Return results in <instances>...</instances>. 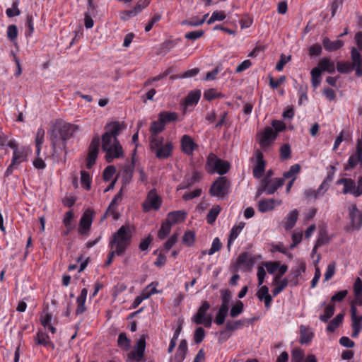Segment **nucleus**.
Returning a JSON list of instances; mask_svg holds the SVG:
<instances>
[{
    "label": "nucleus",
    "mask_w": 362,
    "mask_h": 362,
    "mask_svg": "<svg viewBox=\"0 0 362 362\" xmlns=\"http://www.w3.org/2000/svg\"><path fill=\"white\" fill-rule=\"evenodd\" d=\"M226 16L223 11H216L213 12L211 16L207 21V23L209 25H211L216 21H223L226 18Z\"/></svg>",
    "instance_id": "bf43d9fd"
},
{
    "label": "nucleus",
    "mask_w": 362,
    "mask_h": 362,
    "mask_svg": "<svg viewBox=\"0 0 362 362\" xmlns=\"http://www.w3.org/2000/svg\"><path fill=\"white\" fill-rule=\"evenodd\" d=\"M288 285V279H283L280 281V282L275 286V288L272 291L274 296H276L279 294Z\"/></svg>",
    "instance_id": "e2e57ef3"
},
{
    "label": "nucleus",
    "mask_w": 362,
    "mask_h": 362,
    "mask_svg": "<svg viewBox=\"0 0 362 362\" xmlns=\"http://www.w3.org/2000/svg\"><path fill=\"white\" fill-rule=\"evenodd\" d=\"M344 194H351L356 197H358L362 194V189L360 187H356L355 181L352 179H349V182L344 186Z\"/></svg>",
    "instance_id": "4be33fe9"
},
{
    "label": "nucleus",
    "mask_w": 362,
    "mask_h": 362,
    "mask_svg": "<svg viewBox=\"0 0 362 362\" xmlns=\"http://www.w3.org/2000/svg\"><path fill=\"white\" fill-rule=\"evenodd\" d=\"M351 58L352 64L356 66V76L357 77H362V57L356 48L353 47L351 50Z\"/></svg>",
    "instance_id": "2eb2a0df"
},
{
    "label": "nucleus",
    "mask_w": 362,
    "mask_h": 362,
    "mask_svg": "<svg viewBox=\"0 0 362 362\" xmlns=\"http://www.w3.org/2000/svg\"><path fill=\"white\" fill-rule=\"evenodd\" d=\"M78 129V126L69 123L57 122L53 125L49 136L56 135L58 139L66 143Z\"/></svg>",
    "instance_id": "f03ea898"
},
{
    "label": "nucleus",
    "mask_w": 362,
    "mask_h": 362,
    "mask_svg": "<svg viewBox=\"0 0 362 362\" xmlns=\"http://www.w3.org/2000/svg\"><path fill=\"white\" fill-rule=\"evenodd\" d=\"M27 153L24 149H15L13 153V158L11 161L19 165L21 163L26 160Z\"/></svg>",
    "instance_id": "37998d69"
},
{
    "label": "nucleus",
    "mask_w": 362,
    "mask_h": 362,
    "mask_svg": "<svg viewBox=\"0 0 362 362\" xmlns=\"http://www.w3.org/2000/svg\"><path fill=\"white\" fill-rule=\"evenodd\" d=\"M291 146L288 144H283L280 148V158L281 160H287L291 157Z\"/></svg>",
    "instance_id": "052dcab7"
},
{
    "label": "nucleus",
    "mask_w": 362,
    "mask_h": 362,
    "mask_svg": "<svg viewBox=\"0 0 362 362\" xmlns=\"http://www.w3.org/2000/svg\"><path fill=\"white\" fill-rule=\"evenodd\" d=\"M221 295V301L223 304L228 305L232 297L230 291L228 288H223L220 291Z\"/></svg>",
    "instance_id": "774afa93"
},
{
    "label": "nucleus",
    "mask_w": 362,
    "mask_h": 362,
    "mask_svg": "<svg viewBox=\"0 0 362 362\" xmlns=\"http://www.w3.org/2000/svg\"><path fill=\"white\" fill-rule=\"evenodd\" d=\"M321 308L325 307L324 313L320 315L319 319L323 322H327L333 316L335 312V305L334 303L326 304L323 302L320 305Z\"/></svg>",
    "instance_id": "412c9836"
},
{
    "label": "nucleus",
    "mask_w": 362,
    "mask_h": 362,
    "mask_svg": "<svg viewBox=\"0 0 362 362\" xmlns=\"http://www.w3.org/2000/svg\"><path fill=\"white\" fill-rule=\"evenodd\" d=\"M91 180V177L88 172L86 170L81 171V184L86 190H90Z\"/></svg>",
    "instance_id": "09e8293b"
},
{
    "label": "nucleus",
    "mask_w": 362,
    "mask_h": 362,
    "mask_svg": "<svg viewBox=\"0 0 362 362\" xmlns=\"http://www.w3.org/2000/svg\"><path fill=\"white\" fill-rule=\"evenodd\" d=\"M276 137L277 133L274 132L273 128L266 127L259 134V144L264 151H267Z\"/></svg>",
    "instance_id": "0eeeda50"
},
{
    "label": "nucleus",
    "mask_w": 362,
    "mask_h": 362,
    "mask_svg": "<svg viewBox=\"0 0 362 362\" xmlns=\"http://www.w3.org/2000/svg\"><path fill=\"white\" fill-rule=\"evenodd\" d=\"M187 213L185 210H177L169 212L166 219L173 224H177L185 221Z\"/></svg>",
    "instance_id": "a211bd4d"
},
{
    "label": "nucleus",
    "mask_w": 362,
    "mask_h": 362,
    "mask_svg": "<svg viewBox=\"0 0 362 362\" xmlns=\"http://www.w3.org/2000/svg\"><path fill=\"white\" fill-rule=\"evenodd\" d=\"M300 170V165L299 164H295L290 167L288 171L283 173V177L285 179H292L296 177V175L298 174Z\"/></svg>",
    "instance_id": "603ef678"
},
{
    "label": "nucleus",
    "mask_w": 362,
    "mask_h": 362,
    "mask_svg": "<svg viewBox=\"0 0 362 362\" xmlns=\"http://www.w3.org/2000/svg\"><path fill=\"white\" fill-rule=\"evenodd\" d=\"M116 173V168L114 165L107 166L103 173V180L105 182L110 180L114 174Z\"/></svg>",
    "instance_id": "680f3d73"
},
{
    "label": "nucleus",
    "mask_w": 362,
    "mask_h": 362,
    "mask_svg": "<svg viewBox=\"0 0 362 362\" xmlns=\"http://www.w3.org/2000/svg\"><path fill=\"white\" fill-rule=\"evenodd\" d=\"M93 214L94 211L92 209H88L82 215L80 219L78 229V232L81 234H86L90 229Z\"/></svg>",
    "instance_id": "9d476101"
},
{
    "label": "nucleus",
    "mask_w": 362,
    "mask_h": 362,
    "mask_svg": "<svg viewBox=\"0 0 362 362\" xmlns=\"http://www.w3.org/2000/svg\"><path fill=\"white\" fill-rule=\"evenodd\" d=\"M306 269L305 262L303 261H300L299 262L298 266L292 269L288 276L286 278L288 279V284H290V286L294 287L298 284V276L300 275L302 272H305Z\"/></svg>",
    "instance_id": "ddd939ff"
},
{
    "label": "nucleus",
    "mask_w": 362,
    "mask_h": 362,
    "mask_svg": "<svg viewBox=\"0 0 362 362\" xmlns=\"http://www.w3.org/2000/svg\"><path fill=\"white\" fill-rule=\"evenodd\" d=\"M337 69L341 74H349L352 71H356L355 64L349 62H338L337 63Z\"/></svg>",
    "instance_id": "f704fd0d"
},
{
    "label": "nucleus",
    "mask_w": 362,
    "mask_h": 362,
    "mask_svg": "<svg viewBox=\"0 0 362 362\" xmlns=\"http://www.w3.org/2000/svg\"><path fill=\"white\" fill-rule=\"evenodd\" d=\"M177 118V113L174 112L163 111L158 114V119L165 127L166 124L176 121Z\"/></svg>",
    "instance_id": "cd10ccee"
},
{
    "label": "nucleus",
    "mask_w": 362,
    "mask_h": 362,
    "mask_svg": "<svg viewBox=\"0 0 362 362\" xmlns=\"http://www.w3.org/2000/svg\"><path fill=\"white\" fill-rule=\"evenodd\" d=\"M134 167L135 161L133 160L130 164L125 165L123 168L122 182L124 185L129 184L131 182Z\"/></svg>",
    "instance_id": "c85d7f7f"
},
{
    "label": "nucleus",
    "mask_w": 362,
    "mask_h": 362,
    "mask_svg": "<svg viewBox=\"0 0 362 362\" xmlns=\"http://www.w3.org/2000/svg\"><path fill=\"white\" fill-rule=\"evenodd\" d=\"M173 144L171 142H167L165 145H162L156 151V156L159 159H165L170 157L173 151Z\"/></svg>",
    "instance_id": "5701e85b"
},
{
    "label": "nucleus",
    "mask_w": 362,
    "mask_h": 362,
    "mask_svg": "<svg viewBox=\"0 0 362 362\" xmlns=\"http://www.w3.org/2000/svg\"><path fill=\"white\" fill-rule=\"evenodd\" d=\"M125 128L123 124H120L118 121L110 122L106 124V132L113 138L117 137L121 131Z\"/></svg>",
    "instance_id": "aec40b11"
},
{
    "label": "nucleus",
    "mask_w": 362,
    "mask_h": 362,
    "mask_svg": "<svg viewBox=\"0 0 362 362\" xmlns=\"http://www.w3.org/2000/svg\"><path fill=\"white\" fill-rule=\"evenodd\" d=\"M244 226H245V223L240 222L238 224L235 225L231 228L228 238V243H227V247H228V250H230V246H231L233 242L238 238L240 233L243 229Z\"/></svg>",
    "instance_id": "393cba45"
},
{
    "label": "nucleus",
    "mask_w": 362,
    "mask_h": 362,
    "mask_svg": "<svg viewBox=\"0 0 362 362\" xmlns=\"http://www.w3.org/2000/svg\"><path fill=\"white\" fill-rule=\"evenodd\" d=\"M221 97H223V95L221 93H218L214 88L206 90L204 93V98L208 101H211L215 98Z\"/></svg>",
    "instance_id": "13d9d810"
},
{
    "label": "nucleus",
    "mask_w": 362,
    "mask_h": 362,
    "mask_svg": "<svg viewBox=\"0 0 362 362\" xmlns=\"http://www.w3.org/2000/svg\"><path fill=\"white\" fill-rule=\"evenodd\" d=\"M18 0L13 1L12 7L7 8L6 11V14L8 18H13L21 14V11L18 8Z\"/></svg>",
    "instance_id": "3c124183"
},
{
    "label": "nucleus",
    "mask_w": 362,
    "mask_h": 362,
    "mask_svg": "<svg viewBox=\"0 0 362 362\" xmlns=\"http://www.w3.org/2000/svg\"><path fill=\"white\" fill-rule=\"evenodd\" d=\"M124 157V151L123 148L120 150L111 147V150L107 151L105 155V160L107 163H110L112 162L114 158H119Z\"/></svg>",
    "instance_id": "e433bc0d"
},
{
    "label": "nucleus",
    "mask_w": 362,
    "mask_h": 362,
    "mask_svg": "<svg viewBox=\"0 0 362 362\" xmlns=\"http://www.w3.org/2000/svg\"><path fill=\"white\" fill-rule=\"evenodd\" d=\"M310 75L313 86L314 88L317 87L321 83L322 72L318 69V68L314 67L310 71Z\"/></svg>",
    "instance_id": "a18cd8bd"
},
{
    "label": "nucleus",
    "mask_w": 362,
    "mask_h": 362,
    "mask_svg": "<svg viewBox=\"0 0 362 362\" xmlns=\"http://www.w3.org/2000/svg\"><path fill=\"white\" fill-rule=\"evenodd\" d=\"M195 241V233L193 231L188 230L182 236V243L187 246H192Z\"/></svg>",
    "instance_id": "4d7b16f0"
},
{
    "label": "nucleus",
    "mask_w": 362,
    "mask_h": 362,
    "mask_svg": "<svg viewBox=\"0 0 362 362\" xmlns=\"http://www.w3.org/2000/svg\"><path fill=\"white\" fill-rule=\"evenodd\" d=\"M222 247V244L218 238H215L213 240L211 248L207 251V255H212L215 252L219 251Z\"/></svg>",
    "instance_id": "0e129e2a"
},
{
    "label": "nucleus",
    "mask_w": 362,
    "mask_h": 362,
    "mask_svg": "<svg viewBox=\"0 0 362 362\" xmlns=\"http://www.w3.org/2000/svg\"><path fill=\"white\" fill-rule=\"evenodd\" d=\"M244 310L243 303L240 300L236 302V303L233 305L230 310V315L232 317H235L238 316L240 314L243 313Z\"/></svg>",
    "instance_id": "5fc2aeb1"
},
{
    "label": "nucleus",
    "mask_w": 362,
    "mask_h": 362,
    "mask_svg": "<svg viewBox=\"0 0 362 362\" xmlns=\"http://www.w3.org/2000/svg\"><path fill=\"white\" fill-rule=\"evenodd\" d=\"M353 332L351 337L356 338L362 329V316L351 317Z\"/></svg>",
    "instance_id": "4c0bfd02"
},
{
    "label": "nucleus",
    "mask_w": 362,
    "mask_h": 362,
    "mask_svg": "<svg viewBox=\"0 0 362 362\" xmlns=\"http://www.w3.org/2000/svg\"><path fill=\"white\" fill-rule=\"evenodd\" d=\"M122 199V188L115 194L107 207V211H111L115 219L117 218V214L115 213L117 205L119 201Z\"/></svg>",
    "instance_id": "ea45409f"
},
{
    "label": "nucleus",
    "mask_w": 362,
    "mask_h": 362,
    "mask_svg": "<svg viewBox=\"0 0 362 362\" xmlns=\"http://www.w3.org/2000/svg\"><path fill=\"white\" fill-rule=\"evenodd\" d=\"M316 68H318L320 71L327 72L329 74H334L335 72V65L333 61L328 57L322 58L317 63Z\"/></svg>",
    "instance_id": "6ab92c4d"
},
{
    "label": "nucleus",
    "mask_w": 362,
    "mask_h": 362,
    "mask_svg": "<svg viewBox=\"0 0 362 362\" xmlns=\"http://www.w3.org/2000/svg\"><path fill=\"white\" fill-rule=\"evenodd\" d=\"M359 163L362 167V151L361 148H356V151L350 156L348 163L344 166V170H350L356 168Z\"/></svg>",
    "instance_id": "4468645a"
},
{
    "label": "nucleus",
    "mask_w": 362,
    "mask_h": 362,
    "mask_svg": "<svg viewBox=\"0 0 362 362\" xmlns=\"http://www.w3.org/2000/svg\"><path fill=\"white\" fill-rule=\"evenodd\" d=\"M205 337V331L203 327H199L196 329L194 334V341L196 344H200Z\"/></svg>",
    "instance_id": "338daca9"
},
{
    "label": "nucleus",
    "mask_w": 362,
    "mask_h": 362,
    "mask_svg": "<svg viewBox=\"0 0 362 362\" xmlns=\"http://www.w3.org/2000/svg\"><path fill=\"white\" fill-rule=\"evenodd\" d=\"M230 167L228 161L218 158L213 153L209 154L207 158L206 168L208 172L216 171L218 174L223 175L228 172Z\"/></svg>",
    "instance_id": "7ed1b4c3"
},
{
    "label": "nucleus",
    "mask_w": 362,
    "mask_h": 362,
    "mask_svg": "<svg viewBox=\"0 0 362 362\" xmlns=\"http://www.w3.org/2000/svg\"><path fill=\"white\" fill-rule=\"evenodd\" d=\"M165 129V126L158 119L156 121H153L151 123L149 131L152 136H157Z\"/></svg>",
    "instance_id": "c03bdc74"
},
{
    "label": "nucleus",
    "mask_w": 362,
    "mask_h": 362,
    "mask_svg": "<svg viewBox=\"0 0 362 362\" xmlns=\"http://www.w3.org/2000/svg\"><path fill=\"white\" fill-rule=\"evenodd\" d=\"M45 130L42 128L37 129L35 136L36 153L37 156L40 154L41 146L44 141Z\"/></svg>",
    "instance_id": "de8ad7c7"
},
{
    "label": "nucleus",
    "mask_w": 362,
    "mask_h": 362,
    "mask_svg": "<svg viewBox=\"0 0 362 362\" xmlns=\"http://www.w3.org/2000/svg\"><path fill=\"white\" fill-rule=\"evenodd\" d=\"M221 210V208L219 205L213 206L206 215V221L209 224L212 225L216 221Z\"/></svg>",
    "instance_id": "a19ab883"
},
{
    "label": "nucleus",
    "mask_w": 362,
    "mask_h": 362,
    "mask_svg": "<svg viewBox=\"0 0 362 362\" xmlns=\"http://www.w3.org/2000/svg\"><path fill=\"white\" fill-rule=\"evenodd\" d=\"M284 184V178H274L267 182H260V186L257 191L256 197L260 196L263 192L266 194H273L280 187Z\"/></svg>",
    "instance_id": "423d86ee"
},
{
    "label": "nucleus",
    "mask_w": 362,
    "mask_h": 362,
    "mask_svg": "<svg viewBox=\"0 0 362 362\" xmlns=\"http://www.w3.org/2000/svg\"><path fill=\"white\" fill-rule=\"evenodd\" d=\"M230 187V182L226 177H218L212 183L209 189V194L214 197L223 198L228 194Z\"/></svg>",
    "instance_id": "20e7f679"
},
{
    "label": "nucleus",
    "mask_w": 362,
    "mask_h": 362,
    "mask_svg": "<svg viewBox=\"0 0 362 362\" xmlns=\"http://www.w3.org/2000/svg\"><path fill=\"white\" fill-rule=\"evenodd\" d=\"M322 45L327 51L334 52L343 47L344 42L341 40L331 41L329 38L325 37L322 40Z\"/></svg>",
    "instance_id": "b1692460"
},
{
    "label": "nucleus",
    "mask_w": 362,
    "mask_h": 362,
    "mask_svg": "<svg viewBox=\"0 0 362 362\" xmlns=\"http://www.w3.org/2000/svg\"><path fill=\"white\" fill-rule=\"evenodd\" d=\"M162 204L161 197L156 193L155 189L150 190L145 201L142 204V209L144 212H148L151 209L158 210Z\"/></svg>",
    "instance_id": "39448f33"
},
{
    "label": "nucleus",
    "mask_w": 362,
    "mask_h": 362,
    "mask_svg": "<svg viewBox=\"0 0 362 362\" xmlns=\"http://www.w3.org/2000/svg\"><path fill=\"white\" fill-rule=\"evenodd\" d=\"M113 137L109 135V133L106 132L102 135V150L107 153L111 150L112 147V139Z\"/></svg>",
    "instance_id": "49530a36"
},
{
    "label": "nucleus",
    "mask_w": 362,
    "mask_h": 362,
    "mask_svg": "<svg viewBox=\"0 0 362 362\" xmlns=\"http://www.w3.org/2000/svg\"><path fill=\"white\" fill-rule=\"evenodd\" d=\"M18 35V28L16 25H10L7 28V37L11 40H15Z\"/></svg>",
    "instance_id": "69168bd1"
},
{
    "label": "nucleus",
    "mask_w": 362,
    "mask_h": 362,
    "mask_svg": "<svg viewBox=\"0 0 362 362\" xmlns=\"http://www.w3.org/2000/svg\"><path fill=\"white\" fill-rule=\"evenodd\" d=\"M313 338V333L309 332L308 327L300 325V343L302 344H309Z\"/></svg>",
    "instance_id": "7c9ffc66"
},
{
    "label": "nucleus",
    "mask_w": 362,
    "mask_h": 362,
    "mask_svg": "<svg viewBox=\"0 0 362 362\" xmlns=\"http://www.w3.org/2000/svg\"><path fill=\"white\" fill-rule=\"evenodd\" d=\"M256 165H254L252 169L253 176L257 178H261L265 171L266 162L264 160L262 152L259 149L255 151Z\"/></svg>",
    "instance_id": "1a4fd4ad"
},
{
    "label": "nucleus",
    "mask_w": 362,
    "mask_h": 362,
    "mask_svg": "<svg viewBox=\"0 0 362 362\" xmlns=\"http://www.w3.org/2000/svg\"><path fill=\"white\" fill-rule=\"evenodd\" d=\"M132 233L129 226H122L112 235L110 246L115 247L116 255H122L132 243Z\"/></svg>",
    "instance_id": "f257e3e1"
},
{
    "label": "nucleus",
    "mask_w": 362,
    "mask_h": 362,
    "mask_svg": "<svg viewBox=\"0 0 362 362\" xmlns=\"http://www.w3.org/2000/svg\"><path fill=\"white\" fill-rule=\"evenodd\" d=\"M25 36H31V35L34 32V22H33V16L32 14H28L26 16V23H25Z\"/></svg>",
    "instance_id": "6e6d98bb"
},
{
    "label": "nucleus",
    "mask_w": 362,
    "mask_h": 362,
    "mask_svg": "<svg viewBox=\"0 0 362 362\" xmlns=\"http://www.w3.org/2000/svg\"><path fill=\"white\" fill-rule=\"evenodd\" d=\"M298 211L297 209H293L287 216L284 218V228L286 230L292 229L298 220Z\"/></svg>",
    "instance_id": "a878e982"
},
{
    "label": "nucleus",
    "mask_w": 362,
    "mask_h": 362,
    "mask_svg": "<svg viewBox=\"0 0 362 362\" xmlns=\"http://www.w3.org/2000/svg\"><path fill=\"white\" fill-rule=\"evenodd\" d=\"M163 143V137H157V136H151L150 137V148L152 152L156 153V151L159 148Z\"/></svg>",
    "instance_id": "864d4df0"
},
{
    "label": "nucleus",
    "mask_w": 362,
    "mask_h": 362,
    "mask_svg": "<svg viewBox=\"0 0 362 362\" xmlns=\"http://www.w3.org/2000/svg\"><path fill=\"white\" fill-rule=\"evenodd\" d=\"M50 144L52 148V156L57 160H61V156L64 151L66 148V143L60 141L57 138L56 135L50 136Z\"/></svg>",
    "instance_id": "f8f14e48"
},
{
    "label": "nucleus",
    "mask_w": 362,
    "mask_h": 362,
    "mask_svg": "<svg viewBox=\"0 0 362 362\" xmlns=\"http://www.w3.org/2000/svg\"><path fill=\"white\" fill-rule=\"evenodd\" d=\"M34 340L37 345L52 346V348L54 346V344L49 340L48 334L40 330L36 334Z\"/></svg>",
    "instance_id": "bb28decb"
},
{
    "label": "nucleus",
    "mask_w": 362,
    "mask_h": 362,
    "mask_svg": "<svg viewBox=\"0 0 362 362\" xmlns=\"http://www.w3.org/2000/svg\"><path fill=\"white\" fill-rule=\"evenodd\" d=\"M305 354L303 349L296 347L291 351V362H303Z\"/></svg>",
    "instance_id": "8fccbe9b"
},
{
    "label": "nucleus",
    "mask_w": 362,
    "mask_h": 362,
    "mask_svg": "<svg viewBox=\"0 0 362 362\" xmlns=\"http://www.w3.org/2000/svg\"><path fill=\"white\" fill-rule=\"evenodd\" d=\"M179 40V39L165 40L160 45L157 54L162 55L166 54L172 48H173L178 43Z\"/></svg>",
    "instance_id": "2f4dec72"
},
{
    "label": "nucleus",
    "mask_w": 362,
    "mask_h": 362,
    "mask_svg": "<svg viewBox=\"0 0 362 362\" xmlns=\"http://www.w3.org/2000/svg\"><path fill=\"white\" fill-rule=\"evenodd\" d=\"M254 264V258L249 257V254L247 252L241 253L236 259V265L238 267L244 265L246 267H251Z\"/></svg>",
    "instance_id": "473e14b6"
},
{
    "label": "nucleus",
    "mask_w": 362,
    "mask_h": 362,
    "mask_svg": "<svg viewBox=\"0 0 362 362\" xmlns=\"http://www.w3.org/2000/svg\"><path fill=\"white\" fill-rule=\"evenodd\" d=\"M172 223H170L166 218L162 222L160 228L158 233V237L160 240L165 239L170 233Z\"/></svg>",
    "instance_id": "58836bf2"
},
{
    "label": "nucleus",
    "mask_w": 362,
    "mask_h": 362,
    "mask_svg": "<svg viewBox=\"0 0 362 362\" xmlns=\"http://www.w3.org/2000/svg\"><path fill=\"white\" fill-rule=\"evenodd\" d=\"M344 315L339 313L336 317L332 319L327 326V331L328 332H334L335 329L342 323Z\"/></svg>",
    "instance_id": "c9c22d12"
},
{
    "label": "nucleus",
    "mask_w": 362,
    "mask_h": 362,
    "mask_svg": "<svg viewBox=\"0 0 362 362\" xmlns=\"http://www.w3.org/2000/svg\"><path fill=\"white\" fill-rule=\"evenodd\" d=\"M117 345L124 351H128L131 346V341L127 337L126 333L121 332L117 339Z\"/></svg>",
    "instance_id": "79ce46f5"
},
{
    "label": "nucleus",
    "mask_w": 362,
    "mask_h": 362,
    "mask_svg": "<svg viewBox=\"0 0 362 362\" xmlns=\"http://www.w3.org/2000/svg\"><path fill=\"white\" fill-rule=\"evenodd\" d=\"M349 211L352 228L359 230L362 226V212L357 208L356 204L351 206L349 208Z\"/></svg>",
    "instance_id": "9b49d317"
},
{
    "label": "nucleus",
    "mask_w": 362,
    "mask_h": 362,
    "mask_svg": "<svg viewBox=\"0 0 362 362\" xmlns=\"http://www.w3.org/2000/svg\"><path fill=\"white\" fill-rule=\"evenodd\" d=\"M201 97V90L195 89L191 90L185 98V106H193L198 103Z\"/></svg>",
    "instance_id": "c756f323"
},
{
    "label": "nucleus",
    "mask_w": 362,
    "mask_h": 362,
    "mask_svg": "<svg viewBox=\"0 0 362 362\" xmlns=\"http://www.w3.org/2000/svg\"><path fill=\"white\" fill-rule=\"evenodd\" d=\"M145 348L146 339L144 337H141L135 344V350L128 354V359H132L136 361H142L144 356Z\"/></svg>",
    "instance_id": "6e6552de"
},
{
    "label": "nucleus",
    "mask_w": 362,
    "mask_h": 362,
    "mask_svg": "<svg viewBox=\"0 0 362 362\" xmlns=\"http://www.w3.org/2000/svg\"><path fill=\"white\" fill-rule=\"evenodd\" d=\"M197 144L192 140L189 135H183L181 139V147L182 151L187 155L189 156L192 154Z\"/></svg>",
    "instance_id": "dca6fc26"
},
{
    "label": "nucleus",
    "mask_w": 362,
    "mask_h": 362,
    "mask_svg": "<svg viewBox=\"0 0 362 362\" xmlns=\"http://www.w3.org/2000/svg\"><path fill=\"white\" fill-rule=\"evenodd\" d=\"M210 303L208 301H203L197 313L192 317V320L197 325H202L203 323V317L206 315V312L210 308Z\"/></svg>",
    "instance_id": "f3484780"
},
{
    "label": "nucleus",
    "mask_w": 362,
    "mask_h": 362,
    "mask_svg": "<svg viewBox=\"0 0 362 362\" xmlns=\"http://www.w3.org/2000/svg\"><path fill=\"white\" fill-rule=\"evenodd\" d=\"M275 201L273 199H262L259 201L258 210L260 212L264 213L274 209Z\"/></svg>",
    "instance_id": "72a5a7b5"
}]
</instances>
